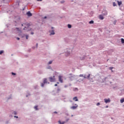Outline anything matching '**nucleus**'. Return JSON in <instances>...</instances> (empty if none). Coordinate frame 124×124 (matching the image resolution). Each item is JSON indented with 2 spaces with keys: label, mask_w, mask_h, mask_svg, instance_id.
I'll return each mask as SVG.
<instances>
[{
  "label": "nucleus",
  "mask_w": 124,
  "mask_h": 124,
  "mask_svg": "<svg viewBox=\"0 0 124 124\" xmlns=\"http://www.w3.org/2000/svg\"><path fill=\"white\" fill-rule=\"evenodd\" d=\"M50 82H56V78H55V76L50 77L49 78Z\"/></svg>",
  "instance_id": "f257e3e1"
},
{
  "label": "nucleus",
  "mask_w": 124,
  "mask_h": 124,
  "mask_svg": "<svg viewBox=\"0 0 124 124\" xmlns=\"http://www.w3.org/2000/svg\"><path fill=\"white\" fill-rule=\"evenodd\" d=\"M59 80L60 83H62L63 80H62V76H60L59 77Z\"/></svg>",
  "instance_id": "f03ea898"
},
{
  "label": "nucleus",
  "mask_w": 124,
  "mask_h": 124,
  "mask_svg": "<svg viewBox=\"0 0 124 124\" xmlns=\"http://www.w3.org/2000/svg\"><path fill=\"white\" fill-rule=\"evenodd\" d=\"M104 101L106 103H109V102H111V100L109 98L108 99H105Z\"/></svg>",
  "instance_id": "7ed1b4c3"
},
{
  "label": "nucleus",
  "mask_w": 124,
  "mask_h": 124,
  "mask_svg": "<svg viewBox=\"0 0 124 124\" xmlns=\"http://www.w3.org/2000/svg\"><path fill=\"white\" fill-rule=\"evenodd\" d=\"M77 107H78V105L76 104L75 106L71 107V109H72V110H74L75 109H76V108H77Z\"/></svg>",
  "instance_id": "20e7f679"
},
{
  "label": "nucleus",
  "mask_w": 124,
  "mask_h": 124,
  "mask_svg": "<svg viewBox=\"0 0 124 124\" xmlns=\"http://www.w3.org/2000/svg\"><path fill=\"white\" fill-rule=\"evenodd\" d=\"M102 13L104 16H105L108 14V13H107V11L106 10H104Z\"/></svg>",
  "instance_id": "39448f33"
},
{
  "label": "nucleus",
  "mask_w": 124,
  "mask_h": 124,
  "mask_svg": "<svg viewBox=\"0 0 124 124\" xmlns=\"http://www.w3.org/2000/svg\"><path fill=\"white\" fill-rule=\"evenodd\" d=\"M99 19H100V20H103L104 19V17H103V16L102 15H100L99 16Z\"/></svg>",
  "instance_id": "423d86ee"
},
{
  "label": "nucleus",
  "mask_w": 124,
  "mask_h": 124,
  "mask_svg": "<svg viewBox=\"0 0 124 124\" xmlns=\"http://www.w3.org/2000/svg\"><path fill=\"white\" fill-rule=\"evenodd\" d=\"M27 15L28 16V17H31L32 16V14L31 13V12H28L27 13Z\"/></svg>",
  "instance_id": "0eeeda50"
},
{
  "label": "nucleus",
  "mask_w": 124,
  "mask_h": 124,
  "mask_svg": "<svg viewBox=\"0 0 124 124\" xmlns=\"http://www.w3.org/2000/svg\"><path fill=\"white\" fill-rule=\"evenodd\" d=\"M24 27H25V28H24L23 30H26V28H29V27H30V24H24Z\"/></svg>",
  "instance_id": "6e6552de"
},
{
  "label": "nucleus",
  "mask_w": 124,
  "mask_h": 124,
  "mask_svg": "<svg viewBox=\"0 0 124 124\" xmlns=\"http://www.w3.org/2000/svg\"><path fill=\"white\" fill-rule=\"evenodd\" d=\"M73 100L74 101H78V98H77V97H75L73 98Z\"/></svg>",
  "instance_id": "1a4fd4ad"
},
{
  "label": "nucleus",
  "mask_w": 124,
  "mask_h": 124,
  "mask_svg": "<svg viewBox=\"0 0 124 124\" xmlns=\"http://www.w3.org/2000/svg\"><path fill=\"white\" fill-rule=\"evenodd\" d=\"M47 78H44V84H47Z\"/></svg>",
  "instance_id": "9d476101"
},
{
  "label": "nucleus",
  "mask_w": 124,
  "mask_h": 124,
  "mask_svg": "<svg viewBox=\"0 0 124 124\" xmlns=\"http://www.w3.org/2000/svg\"><path fill=\"white\" fill-rule=\"evenodd\" d=\"M90 76H91V74H89L88 76H87L85 75L84 76V78H90Z\"/></svg>",
  "instance_id": "9b49d317"
},
{
  "label": "nucleus",
  "mask_w": 124,
  "mask_h": 124,
  "mask_svg": "<svg viewBox=\"0 0 124 124\" xmlns=\"http://www.w3.org/2000/svg\"><path fill=\"white\" fill-rule=\"evenodd\" d=\"M58 123L60 124H65V122H61V121H58Z\"/></svg>",
  "instance_id": "f8f14e48"
},
{
  "label": "nucleus",
  "mask_w": 124,
  "mask_h": 124,
  "mask_svg": "<svg viewBox=\"0 0 124 124\" xmlns=\"http://www.w3.org/2000/svg\"><path fill=\"white\" fill-rule=\"evenodd\" d=\"M120 102H121V103H124V98H122L120 100Z\"/></svg>",
  "instance_id": "ddd939ff"
},
{
  "label": "nucleus",
  "mask_w": 124,
  "mask_h": 124,
  "mask_svg": "<svg viewBox=\"0 0 124 124\" xmlns=\"http://www.w3.org/2000/svg\"><path fill=\"white\" fill-rule=\"evenodd\" d=\"M117 2H118V5H119V6H120V5H121L122 4V1H117Z\"/></svg>",
  "instance_id": "4468645a"
},
{
  "label": "nucleus",
  "mask_w": 124,
  "mask_h": 124,
  "mask_svg": "<svg viewBox=\"0 0 124 124\" xmlns=\"http://www.w3.org/2000/svg\"><path fill=\"white\" fill-rule=\"evenodd\" d=\"M90 15L92 17L93 16V12L92 11L90 12Z\"/></svg>",
  "instance_id": "2eb2a0df"
},
{
  "label": "nucleus",
  "mask_w": 124,
  "mask_h": 124,
  "mask_svg": "<svg viewBox=\"0 0 124 124\" xmlns=\"http://www.w3.org/2000/svg\"><path fill=\"white\" fill-rule=\"evenodd\" d=\"M38 107H37V106H36L34 107V109H35V110H38Z\"/></svg>",
  "instance_id": "dca6fc26"
},
{
  "label": "nucleus",
  "mask_w": 124,
  "mask_h": 124,
  "mask_svg": "<svg viewBox=\"0 0 124 124\" xmlns=\"http://www.w3.org/2000/svg\"><path fill=\"white\" fill-rule=\"evenodd\" d=\"M94 22L93 20H91L89 22V24H93Z\"/></svg>",
  "instance_id": "f3484780"
},
{
  "label": "nucleus",
  "mask_w": 124,
  "mask_h": 124,
  "mask_svg": "<svg viewBox=\"0 0 124 124\" xmlns=\"http://www.w3.org/2000/svg\"><path fill=\"white\" fill-rule=\"evenodd\" d=\"M51 34L54 35L55 34V32L54 31H52L51 32Z\"/></svg>",
  "instance_id": "a211bd4d"
},
{
  "label": "nucleus",
  "mask_w": 124,
  "mask_h": 124,
  "mask_svg": "<svg viewBox=\"0 0 124 124\" xmlns=\"http://www.w3.org/2000/svg\"><path fill=\"white\" fill-rule=\"evenodd\" d=\"M25 36H26V39H29V35H28V34H26V35H25Z\"/></svg>",
  "instance_id": "6ab92c4d"
},
{
  "label": "nucleus",
  "mask_w": 124,
  "mask_h": 124,
  "mask_svg": "<svg viewBox=\"0 0 124 124\" xmlns=\"http://www.w3.org/2000/svg\"><path fill=\"white\" fill-rule=\"evenodd\" d=\"M68 28L69 29L71 28V25L68 24Z\"/></svg>",
  "instance_id": "aec40b11"
},
{
  "label": "nucleus",
  "mask_w": 124,
  "mask_h": 124,
  "mask_svg": "<svg viewBox=\"0 0 124 124\" xmlns=\"http://www.w3.org/2000/svg\"><path fill=\"white\" fill-rule=\"evenodd\" d=\"M113 6H117V4H116V2H113Z\"/></svg>",
  "instance_id": "412c9836"
},
{
  "label": "nucleus",
  "mask_w": 124,
  "mask_h": 124,
  "mask_svg": "<svg viewBox=\"0 0 124 124\" xmlns=\"http://www.w3.org/2000/svg\"><path fill=\"white\" fill-rule=\"evenodd\" d=\"M3 53V51L1 50L0 51V55H1V54H2Z\"/></svg>",
  "instance_id": "4be33fe9"
},
{
  "label": "nucleus",
  "mask_w": 124,
  "mask_h": 124,
  "mask_svg": "<svg viewBox=\"0 0 124 124\" xmlns=\"http://www.w3.org/2000/svg\"><path fill=\"white\" fill-rule=\"evenodd\" d=\"M44 84H45V83H44V82L43 83H42L41 87H44Z\"/></svg>",
  "instance_id": "5701e85b"
},
{
  "label": "nucleus",
  "mask_w": 124,
  "mask_h": 124,
  "mask_svg": "<svg viewBox=\"0 0 124 124\" xmlns=\"http://www.w3.org/2000/svg\"><path fill=\"white\" fill-rule=\"evenodd\" d=\"M52 61H49L48 62V64H51L52 63Z\"/></svg>",
  "instance_id": "b1692460"
},
{
  "label": "nucleus",
  "mask_w": 124,
  "mask_h": 124,
  "mask_svg": "<svg viewBox=\"0 0 124 124\" xmlns=\"http://www.w3.org/2000/svg\"><path fill=\"white\" fill-rule=\"evenodd\" d=\"M96 105H97V106H99V105H100V103H97Z\"/></svg>",
  "instance_id": "393cba45"
},
{
  "label": "nucleus",
  "mask_w": 124,
  "mask_h": 124,
  "mask_svg": "<svg viewBox=\"0 0 124 124\" xmlns=\"http://www.w3.org/2000/svg\"><path fill=\"white\" fill-rule=\"evenodd\" d=\"M109 69H110V70H112V69H113V67H109Z\"/></svg>",
  "instance_id": "a878e982"
},
{
  "label": "nucleus",
  "mask_w": 124,
  "mask_h": 124,
  "mask_svg": "<svg viewBox=\"0 0 124 124\" xmlns=\"http://www.w3.org/2000/svg\"><path fill=\"white\" fill-rule=\"evenodd\" d=\"M12 75H16V74L14 73H12Z\"/></svg>",
  "instance_id": "bb28decb"
},
{
  "label": "nucleus",
  "mask_w": 124,
  "mask_h": 124,
  "mask_svg": "<svg viewBox=\"0 0 124 124\" xmlns=\"http://www.w3.org/2000/svg\"><path fill=\"white\" fill-rule=\"evenodd\" d=\"M16 39H17V40H20V38L17 37V38H16Z\"/></svg>",
  "instance_id": "cd10ccee"
},
{
  "label": "nucleus",
  "mask_w": 124,
  "mask_h": 124,
  "mask_svg": "<svg viewBox=\"0 0 124 124\" xmlns=\"http://www.w3.org/2000/svg\"><path fill=\"white\" fill-rule=\"evenodd\" d=\"M57 91H58V92H60V91H61V89H57Z\"/></svg>",
  "instance_id": "c85d7f7f"
},
{
  "label": "nucleus",
  "mask_w": 124,
  "mask_h": 124,
  "mask_svg": "<svg viewBox=\"0 0 124 124\" xmlns=\"http://www.w3.org/2000/svg\"><path fill=\"white\" fill-rule=\"evenodd\" d=\"M54 86H55V87H57V86H58V84H55L54 85Z\"/></svg>",
  "instance_id": "c756f323"
},
{
  "label": "nucleus",
  "mask_w": 124,
  "mask_h": 124,
  "mask_svg": "<svg viewBox=\"0 0 124 124\" xmlns=\"http://www.w3.org/2000/svg\"><path fill=\"white\" fill-rule=\"evenodd\" d=\"M64 2V1H61V3H63Z\"/></svg>",
  "instance_id": "7c9ffc66"
},
{
  "label": "nucleus",
  "mask_w": 124,
  "mask_h": 124,
  "mask_svg": "<svg viewBox=\"0 0 124 124\" xmlns=\"http://www.w3.org/2000/svg\"><path fill=\"white\" fill-rule=\"evenodd\" d=\"M38 1H42V0H37Z\"/></svg>",
  "instance_id": "2f4dec72"
},
{
  "label": "nucleus",
  "mask_w": 124,
  "mask_h": 124,
  "mask_svg": "<svg viewBox=\"0 0 124 124\" xmlns=\"http://www.w3.org/2000/svg\"><path fill=\"white\" fill-rule=\"evenodd\" d=\"M14 117H15V118H18V116H15Z\"/></svg>",
  "instance_id": "473e14b6"
},
{
  "label": "nucleus",
  "mask_w": 124,
  "mask_h": 124,
  "mask_svg": "<svg viewBox=\"0 0 124 124\" xmlns=\"http://www.w3.org/2000/svg\"><path fill=\"white\" fill-rule=\"evenodd\" d=\"M57 113H58V112H57V111H55V112H54V113H55V114H57Z\"/></svg>",
  "instance_id": "72a5a7b5"
},
{
  "label": "nucleus",
  "mask_w": 124,
  "mask_h": 124,
  "mask_svg": "<svg viewBox=\"0 0 124 124\" xmlns=\"http://www.w3.org/2000/svg\"><path fill=\"white\" fill-rule=\"evenodd\" d=\"M68 121H69V119L66 120V122H67Z\"/></svg>",
  "instance_id": "f704fd0d"
},
{
  "label": "nucleus",
  "mask_w": 124,
  "mask_h": 124,
  "mask_svg": "<svg viewBox=\"0 0 124 124\" xmlns=\"http://www.w3.org/2000/svg\"><path fill=\"white\" fill-rule=\"evenodd\" d=\"M31 34H33V32H31Z\"/></svg>",
  "instance_id": "c9c22d12"
},
{
  "label": "nucleus",
  "mask_w": 124,
  "mask_h": 124,
  "mask_svg": "<svg viewBox=\"0 0 124 124\" xmlns=\"http://www.w3.org/2000/svg\"><path fill=\"white\" fill-rule=\"evenodd\" d=\"M38 46V44H36V47Z\"/></svg>",
  "instance_id": "e433bc0d"
},
{
  "label": "nucleus",
  "mask_w": 124,
  "mask_h": 124,
  "mask_svg": "<svg viewBox=\"0 0 124 124\" xmlns=\"http://www.w3.org/2000/svg\"><path fill=\"white\" fill-rule=\"evenodd\" d=\"M82 76H83V75H80V77H82Z\"/></svg>",
  "instance_id": "4c0bfd02"
},
{
  "label": "nucleus",
  "mask_w": 124,
  "mask_h": 124,
  "mask_svg": "<svg viewBox=\"0 0 124 124\" xmlns=\"http://www.w3.org/2000/svg\"><path fill=\"white\" fill-rule=\"evenodd\" d=\"M46 18H47L46 16H45V17H44L45 19H46Z\"/></svg>",
  "instance_id": "58836bf2"
},
{
  "label": "nucleus",
  "mask_w": 124,
  "mask_h": 124,
  "mask_svg": "<svg viewBox=\"0 0 124 124\" xmlns=\"http://www.w3.org/2000/svg\"><path fill=\"white\" fill-rule=\"evenodd\" d=\"M106 108H108V106H107L106 107Z\"/></svg>",
  "instance_id": "ea45409f"
},
{
  "label": "nucleus",
  "mask_w": 124,
  "mask_h": 124,
  "mask_svg": "<svg viewBox=\"0 0 124 124\" xmlns=\"http://www.w3.org/2000/svg\"><path fill=\"white\" fill-rule=\"evenodd\" d=\"M15 115H16V112H15Z\"/></svg>",
  "instance_id": "a19ab883"
},
{
  "label": "nucleus",
  "mask_w": 124,
  "mask_h": 124,
  "mask_svg": "<svg viewBox=\"0 0 124 124\" xmlns=\"http://www.w3.org/2000/svg\"><path fill=\"white\" fill-rule=\"evenodd\" d=\"M16 30H19V28H16Z\"/></svg>",
  "instance_id": "79ce46f5"
},
{
  "label": "nucleus",
  "mask_w": 124,
  "mask_h": 124,
  "mask_svg": "<svg viewBox=\"0 0 124 124\" xmlns=\"http://www.w3.org/2000/svg\"><path fill=\"white\" fill-rule=\"evenodd\" d=\"M21 26H24V24H22Z\"/></svg>",
  "instance_id": "37998d69"
},
{
  "label": "nucleus",
  "mask_w": 124,
  "mask_h": 124,
  "mask_svg": "<svg viewBox=\"0 0 124 124\" xmlns=\"http://www.w3.org/2000/svg\"><path fill=\"white\" fill-rule=\"evenodd\" d=\"M65 88H66V86H65Z\"/></svg>",
  "instance_id": "c03bdc74"
},
{
  "label": "nucleus",
  "mask_w": 124,
  "mask_h": 124,
  "mask_svg": "<svg viewBox=\"0 0 124 124\" xmlns=\"http://www.w3.org/2000/svg\"><path fill=\"white\" fill-rule=\"evenodd\" d=\"M57 84H59V82H57Z\"/></svg>",
  "instance_id": "a18cd8bd"
}]
</instances>
